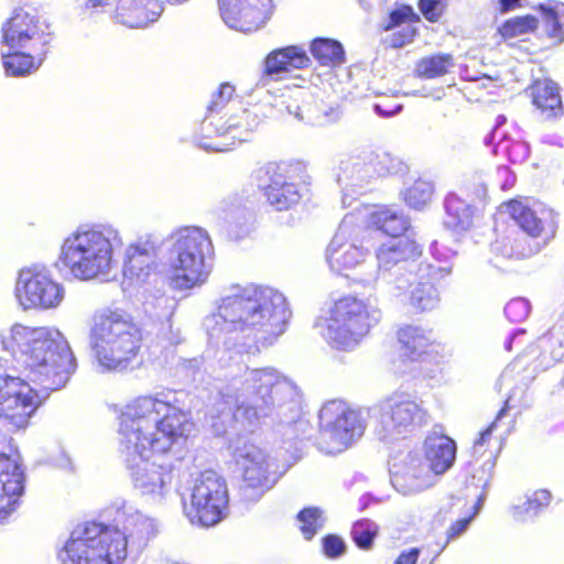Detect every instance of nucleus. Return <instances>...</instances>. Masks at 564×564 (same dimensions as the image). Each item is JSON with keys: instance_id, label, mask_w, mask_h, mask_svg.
Listing matches in <instances>:
<instances>
[{"instance_id": "obj_1", "label": "nucleus", "mask_w": 564, "mask_h": 564, "mask_svg": "<svg viewBox=\"0 0 564 564\" xmlns=\"http://www.w3.org/2000/svg\"><path fill=\"white\" fill-rule=\"evenodd\" d=\"M186 416L169 402L152 397H141L127 406L120 422V448L128 467L133 470L141 488L154 492L171 482V470L149 460L167 453L174 442L184 435Z\"/></svg>"}, {"instance_id": "obj_2", "label": "nucleus", "mask_w": 564, "mask_h": 564, "mask_svg": "<svg viewBox=\"0 0 564 564\" xmlns=\"http://www.w3.org/2000/svg\"><path fill=\"white\" fill-rule=\"evenodd\" d=\"M291 313L284 295L271 288L234 284L220 299L217 313L205 318L210 337L239 333L252 344H242L247 352L272 345L286 327Z\"/></svg>"}, {"instance_id": "obj_3", "label": "nucleus", "mask_w": 564, "mask_h": 564, "mask_svg": "<svg viewBox=\"0 0 564 564\" xmlns=\"http://www.w3.org/2000/svg\"><path fill=\"white\" fill-rule=\"evenodd\" d=\"M3 347L11 351L26 380L48 394L63 388L75 371L76 361L64 335L53 327L14 324L2 333Z\"/></svg>"}, {"instance_id": "obj_4", "label": "nucleus", "mask_w": 564, "mask_h": 564, "mask_svg": "<svg viewBox=\"0 0 564 564\" xmlns=\"http://www.w3.org/2000/svg\"><path fill=\"white\" fill-rule=\"evenodd\" d=\"M242 400L220 391L214 402L212 415L230 417L235 429L253 432L262 417L271 415L286 403L295 404L296 388L274 368L251 369L243 381Z\"/></svg>"}, {"instance_id": "obj_5", "label": "nucleus", "mask_w": 564, "mask_h": 564, "mask_svg": "<svg viewBox=\"0 0 564 564\" xmlns=\"http://www.w3.org/2000/svg\"><path fill=\"white\" fill-rule=\"evenodd\" d=\"M121 245L112 227L82 228L64 239L59 259L76 279L91 280L111 271L115 250Z\"/></svg>"}, {"instance_id": "obj_6", "label": "nucleus", "mask_w": 564, "mask_h": 564, "mask_svg": "<svg viewBox=\"0 0 564 564\" xmlns=\"http://www.w3.org/2000/svg\"><path fill=\"white\" fill-rule=\"evenodd\" d=\"M141 330L127 315L108 311L95 315L90 346L104 370L126 368L141 347Z\"/></svg>"}, {"instance_id": "obj_7", "label": "nucleus", "mask_w": 564, "mask_h": 564, "mask_svg": "<svg viewBox=\"0 0 564 564\" xmlns=\"http://www.w3.org/2000/svg\"><path fill=\"white\" fill-rule=\"evenodd\" d=\"M128 536L116 525L97 520L78 523L62 547L69 564H121L127 557Z\"/></svg>"}, {"instance_id": "obj_8", "label": "nucleus", "mask_w": 564, "mask_h": 564, "mask_svg": "<svg viewBox=\"0 0 564 564\" xmlns=\"http://www.w3.org/2000/svg\"><path fill=\"white\" fill-rule=\"evenodd\" d=\"M169 263L172 288L185 291L203 285L213 269L214 247L206 230L185 227L171 237Z\"/></svg>"}, {"instance_id": "obj_9", "label": "nucleus", "mask_w": 564, "mask_h": 564, "mask_svg": "<svg viewBox=\"0 0 564 564\" xmlns=\"http://www.w3.org/2000/svg\"><path fill=\"white\" fill-rule=\"evenodd\" d=\"M381 319V311L370 299L344 296L329 311L323 336L339 349L356 346Z\"/></svg>"}, {"instance_id": "obj_10", "label": "nucleus", "mask_w": 564, "mask_h": 564, "mask_svg": "<svg viewBox=\"0 0 564 564\" xmlns=\"http://www.w3.org/2000/svg\"><path fill=\"white\" fill-rule=\"evenodd\" d=\"M420 254V247L408 237L388 239L377 251L380 278L395 292L408 290L412 278L416 279L419 272L431 269L416 262Z\"/></svg>"}, {"instance_id": "obj_11", "label": "nucleus", "mask_w": 564, "mask_h": 564, "mask_svg": "<svg viewBox=\"0 0 564 564\" xmlns=\"http://www.w3.org/2000/svg\"><path fill=\"white\" fill-rule=\"evenodd\" d=\"M319 446L329 455L346 451L365 432V422L360 412L339 400L327 402L319 411Z\"/></svg>"}, {"instance_id": "obj_12", "label": "nucleus", "mask_w": 564, "mask_h": 564, "mask_svg": "<svg viewBox=\"0 0 564 564\" xmlns=\"http://www.w3.org/2000/svg\"><path fill=\"white\" fill-rule=\"evenodd\" d=\"M426 422L425 412L409 397L391 395L380 404L378 437L392 442L406 437Z\"/></svg>"}, {"instance_id": "obj_13", "label": "nucleus", "mask_w": 564, "mask_h": 564, "mask_svg": "<svg viewBox=\"0 0 564 564\" xmlns=\"http://www.w3.org/2000/svg\"><path fill=\"white\" fill-rule=\"evenodd\" d=\"M15 297L24 310H50L62 303L64 289L51 278L46 269L34 265L19 272Z\"/></svg>"}, {"instance_id": "obj_14", "label": "nucleus", "mask_w": 564, "mask_h": 564, "mask_svg": "<svg viewBox=\"0 0 564 564\" xmlns=\"http://www.w3.org/2000/svg\"><path fill=\"white\" fill-rule=\"evenodd\" d=\"M40 404V392L29 382L0 376V419L12 429H24Z\"/></svg>"}, {"instance_id": "obj_15", "label": "nucleus", "mask_w": 564, "mask_h": 564, "mask_svg": "<svg viewBox=\"0 0 564 564\" xmlns=\"http://www.w3.org/2000/svg\"><path fill=\"white\" fill-rule=\"evenodd\" d=\"M257 124V116L248 110H242L239 115L230 117L226 122L223 121V118L209 116L202 123L203 139L217 137L218 140L212 142L202 140L199 145L216 152L228 151L236 141H246Z\"/></svg>"}, {"instance_id": "obj_16", "label": "nucleus", "mask_w": 564, "mask_h": 564, "mask_svg": "<svg viewBox=\"0 0 564 564\" xmlns=\"http://www.w3.org/2000/svg\"><path fill=\"white\" fill-rule=\"evenodd\" d=\"M424 455L430 463L432 474L427 473L424 479L413 477L406 486L399 484L400 477H394L392 485L397 491H420L429 488L437 475L444 474L453 466L456 458V443L447 435L431 433L424 442Z\"/></svg>"}, {"instance_id": "obj_17", "label": "nucleus", "mask_w": 564, "mask_h": 564, "mask_svg": "<svg viewBox=\"0 0 564 564\" xmlns=\"http://www.w3.org/2000/svg\"><path fill=\"white\" fill-rule=\"evenodd\" d=\"M235 460L247 487L270 490L285 470H279L274 460L260 447L245 444L237 448Z\"/></svg>"}, {"instance_id": "obj_18", "label": "nucleus", "mask_w": 564, "mask_h": 564, "mask_svg": "<svg viewBox=\"0 0 564 564\" xmlns=\"http://www.w3.org/2000/svg\"><path fill=\"white\" fill-rule=\"evenodd\" d=\"M224 22L240 32L262 28L273 10L271 0H218Z\"/></svg>"}, {"instance_id": "obj_19", "label": "nucleus", "mask_w": 564, "mask_h": 564, "mask_svg": "<svg viewBox=\"0 0 564 564\" xmlns=\"http://www.w3.org/2000/svg\"><path fill=\"white\" fill-rule=\"evenodd\" d=\"M253 178L258 187L264 192L270 205L276 210L290 208L301 197L296 184L289 182L283 169L274 163L256 170Z\"/></svg>"}, {"instance_id": "obj_20", "label": "nucleus", "mask_w": 564, "mask_h": 564, "mask_svg": "<svg viewBox=\"0 0 564 564\" xmlns=\"http://www.w3.org/2000/svg\"><path fill=\"white\" fill-rule=\"evenodd\" d=\"M354 230L347 219L340 224L333 237L327 251L326 260L333 271L338 273L356 268L367 254L359 239L352 237Z\"/></svg>"}, {"instance_id": "obj_21", "label": "nucleus", "mask_w": 564, "mask_h": 564, "mask_svg": "<svg viewBox=\"0 0 564 564\" xmlns=\"http://www.w3.org/2000/svg\"><path fill=\"white\" fill-rule=\"evenodd\" d=\"M508 212L523 232L532 238H541L543 245L555 237L556 224L549 213L542 212L538 215L535 210L519 200L510 202Z\"/></svg>"}, {"instance_id": "obj_22", "label": "nucleus", "mask_w": 564, "mask_h": 564, "mask_svg": "<svg viewBox=\"0 0 564 564\" xmlns=\"http://www.w3.org/2000/svg\"><path fill=\"white\" fill-rule=\"evenodd\" d=\"M228 496H188L183 500L185 516L193 524L212 527L218 523L226 509Z\"/></svg>"}, {"instance_id": "obj_23", "label": "nucleus", "mask_w": 564, "mask_h": 564, "mask_svg": "<svg viewBox=\"0 0 564 564\" xmlns=\"http://www.w3.org/2000/svg\"><path fill=\"white\" fill-rule=\"evenodd\" d=\"M161 12L158 0H118L115 21L127 28L141 29L156 21Z\"/></svg>"}, {"instance_id": "obj_24", "label": "nucleus", "mask_w": 564, "mask_h": 564, "mask_svg": "<svg viewBox=\"0 0 564 564\" xmlns=\"http://www.w3.org/2000/svg\"><path fill=\"white\" fill-rule=\"evenodd\" d=\"M124 257V273L143 280L156 265L158 243L150 237L140 238L127 248Z\"/></svg>"}, {"instance_id": "obj_25", "label": "nucleus", "mask_w": 564, "mask_h": 564, "mask_svg": "<svg viewBox=\"0 0 564 564\" xmlns=\"http://www.w3.org/2000/svg\"><path fill=\"white\" fill-rule=\"evenodd\" d=\"M36 34L35 18L22 9L14 10L12 17L2 25L3 43L12 50L24 47Z\"/></svg>"}, {"instance_id": "obj_26", "label": "nucleus", "mask_w": 564, "mask_h": 564, "mask_svg": "<svg viewBox=\"0 0 564 564\" xmlns=\"http://www.w3.org/2000/svg\"><path fill=\"white\" fill-rule=\"evenodd\" d=\"M292 102L286 108L288 111L301 121L311 124H325L333 120V109L325 110L307 90H296L292 96Z\"/></svg>"}, {"instance_id": "obj_27", "label": "nucleus", "mask_w": 564, "mask_h": 564, "mask_svg": "<svg viewBox=\"0 0 564 564\" xmlns=\"http://www.w3.org/2000/svg\"><path fill=\"white\" fill-rule=\"evenodd\" d=\"M310 58L305 51L297 46H288L271 52L265 58V72L269 75H278L292 69L304 68Z\"/></svg>"}, {"instance_id": "obj_28", "label": "nucleus", "mask_w": 564, "mask_h": 564, "mask_svg": "<svg viewBox=\"0 0 564 564\" xmlns=\"http://www.w3.org/2000/svg\"><path fill=\"white\" fill-rule=\"evenodd\" d=\"M534 106L546 119L557 118L563 113L562 98L557 85L552 80H539L531 87Z\"/></svg>"}, {"instance_id": "obj_29", "label": "nucleus", "mask_w": 564, "mask_h": 564, "mask_svg": "<svg viewBox=\"0 0 564 564\" xmlns=\"http://www.w3.org/2000/svg\"><path fill=\"white\" fill-rule=\"evenodd\" d=\"M403 354L412 360L417 359L431 347L432 333L419 326L406 325L398 332Z\"/></svg>"}, {"instance_id": "obj_30", "label": "nucleus", "mask_w": 564, "mask_h": 564, "mask_svg": "<svg viewBox=\"0 0 564 564\" xmlns=\"http://www.w3.org/2000/svg\"><path fill=\"white\" fill-rule=\"evenodd\" d=\"M538 10L541 13L542 26L545 34L558 43L563 42L564 3L555 0H549L539 4Z\"/></svg>"}, {"instance_id": "obj_31", "label": "nucleus", "mask_w": 564, "mask_h": 564, "mask_svg": "<svg viewBox=\"0 0 564 564\" xmlns=\"http://www.w3.org/2000/svg\"><path fill=\"white\" fill-rule=\"evenodd\" d=\"M426 276H429L427 271L419 272L417 278H412L408 286L409 289L415 285L411 291L410 303L420 311L433 310L438 303L437 291L430 281H424Z\"/></svg>"}, {"instance_id": "obj_32", "label": "nucleus", "mask_w": 564, "mask_h": 564, "mask_svg": "<svg viewBox=\"0 0 564 564\" xmlns=\"http://www.w3.org/2000/svg\"><path fill=\"white\" fill-rule=\"evenodd\" d=\"M541 245L535 242L530 245L523 237H503L496 240L492 246V252L505 258H528L539 252Z\"/></svg>"}, {"instance_id": "obj_33", "label": "nucleus", "mask_w": 564, "mask_h": 564, "mask_svg": "<svg viewBox=\"0 0 564 564\" xmlns=\"http://www.w3.org/2000/svg\"><path fill=\"white\" fill-rule=\"evenodd\" d=\"M24 475L18 463L8 455L0 454V492L22 494Z\"/></svg>"}, {"instance_id": "obj_34", "label": "nucleus", "mask_w": 564, "mask_h": 564, "mask_svg": "<svg viewBox=\"0 0 564 564\" xmlns=\"http://www.w3.org/2000/svg\"><path fill=\"white\" fill-rule=\"evenodd\" d=\"M446 219L445 225L454 230H467L473 220L470 206L459 197L452 195L446 198Z\"/></svg>"}, {"instance_id": "obj_35", "label": "nucleus", "mask_w": 564, "mask_h": 564, "mask_svg": "<svg viewBox=\"0 0 564 564\" xmlns=\"http://www.w3.org/2000/svg\"><path fill=\"white\" fill-rule=\"evenodd\" d=\"M369 224L377 231H382L391 238H400L399 235L408 229V220L391 209H380L370 215Z\"/></svg>"}, {"instance_id": "obj_36", "label": "nucleus", "mask_w": 564, "mask_h": 564, "mask_svg": "<svg viewBox=\"0 0 564 564\" xmlns=\"http://www.w3.org/2000/svg\"><path fill=\"white\" fill-rule=\"evenodd\" d=\"M339 169L340 174L337 181L347 185L350 183L354 186H360L376 174L375 169L369 164L360 162L359 158L343 161Z\"/></svg>"}, {"instance_id": "obj_37", "label": "nucleus", "mask_w": 564, "mask_h": 564, "mask_svg": "<svg viewBox=\"0 0 564 564\" xmlns=\"http://www.w3.org/2000/svg\"><path fill=\"white\" fill-rule=\"evenodd\" d=\"M191 490L193 494H228L226 480L212 469L193 475Z\"/></svg>"}, {"instance_id": "obj_38", "label": "nucleus", "mask_w": 564, "mask_h": 564, "mask_svg": "<svg viewBox=\"0 0 564 564\" xmlns=\"http://www.w3.org/2000/svg\"><path fill=\"white\" fill-rule=\"evenodd\" d=\"M311 52L322 65L340 63L344 55L341 45L328 39L315 40L311 45Z\"/></svg>"}, {"instance_id": "obj_39", "label": "nucleus", "mask_w": 564, "mask_h": 564, "mask_svg": "<svg viewBox=\"0 0 564 564\" xmlns=\"http://www.w3.org/2000/svg\"><path fill=\"white\" fill-rule=\"evenodd\" d=\"M453 66V57L449 54H440L425 57L416 65V73L425 78H434L446 74Z\"/></svg>"}, {"instance_id": "obj_40", "label": "nucleus", "mask_w": 564, "mask_h": 564, "mask_svg": "<svg viewBox=\"0 0 564 564\" xmlns=\"http://www.w3.org/2000/svg\"><path fill=\"white\" fill-rule=\"evenodd\" d=\"M350 534L359 549L369 550L378 534V527L369 519H361L352 524Z\"/></svg>"}, {"instance_id": "obj_41", "label": "nucleus", "mask_w": 564, "mask_h": 564, "mask_svg": "<svg viewBox=\"0 0 564 564\" xmlns=\"http://www.w3.org/2000/svg\"><path fill=\"white\" fill-rule=\"evenodd\" d=\"M3 67L8 75L23 76L34 66L33 57L19 51L2 54Z\"/></svg>"}, {"instance_id": "obj_42", "label": "nucleus", "mask_w": 564, "mask_h": 564, "mask_svg": "<svg viewBox=\"0 0 564 564\" xmlns=\"http://www.w3.org/2000/svg\"><path fill=\"white\" fill-rule=\"evenodd\" d=\"M432 194V184L419 180L405 191L404 200L410 207L421 209L431 200Z\"/></svg>"}, {"instance_id": "obj_43", "label": "nucleus", "mask_w": 564, "mask_h": 564, "mask_svg": "<svg viewBox=\"0 0 564 564\" xmlns=\"http://www.w3.org/2000/svg\"><path fill=\"white\" fill-rule=\"evenodd\" d=\"M538 20L531 15L517 17L508 20L500 29V33L506 39H511L520 35L528 34L535 30Z\"/></svg>"}, {"instance_id": "obj_44", "label": "nucleus", "mask_w": 564, "mask_h": 564, "mask_svg": "<svg viewBox=\"0 0 564 564\" xmlns=\"http://www.w3.org/2000/svg\"><path fill=\"white\" fill-rule=\"evenodd\" d=\"M322 511L317 507H308L302 509L297 518L301 522L300 530L305 539L311 540L321 527L319 520Z\"/></svg>"}, {"instance_id": "obj_45", "label": "nucleus", "mask_w": 564, "mask_h": 564, "mask_svg": "<svg viewBox=\"0 0 564 564\" xmlns=\"http://www.w3.org/2000/svg\"><path fill=\"white\" fill-rule=\"evenodd\" d=\"M482 501H484V497L479 496L477 501L473 505L471 511L469 512V514H467L464 518L457 519L449 525V528L446 531L447 542L460 536L466 531V529L468 528L471 520L478 513V511L482 505Z\"/></svg>"}, {"instance_id": "obj_46", "label": "nucleus", "mask_w": 564, "mask_h": 564, "mask_svg": "<svg viewBox=\"0 0 564 564\" xmlns=\"http://www.w3.org/2000/svg\"><path fill=\"white\" fill-rule=\"evenodd\" d=\"M405 21L419 22L420 17L413 11V9L409 6H403L394 11H392L389 15V19L383 24L384 31L393 30Z\"/></svg>"}, {"instance_id": "obj_47", "label": "nucleus", "mask_w": 564, "mask_h": 564, "mask_svg": "<svg viewBox=\"0 0 564 564\" xmlns=\"http://www.w3.org/2000/svg\"><path fill=\"white\" fill-rule=\"evenodd\" d=\"M530 304L524 299L511 300L505 307L506 316L513 323L521 322L529 316Z\"/></svg>"}, {"instance_id": "obj_48", "label": "nucleus", "mask_w": 564, "mask_h": 564, "mask_svg": "<svg viewBox=\"0 0 564 564\" xmlns=\"http://www.w3.org/2000/svg\"><path fill=\"white\" fill-rule=\"evenodd\" d=\"M447 0H420L419 8L421 13L430 22H436L442 17Z\"/></svg>"}, {"instance_id": "obj_49", "label": "nucleus", "mask_w": 564, "mask_h": 564, "mask_svg": "<svg viewBox=\"0 0 564 564\" xmlns=\"http://www.w3.org/2000/svg\"><path fill=\"white\" fill-rule=\"evenodd\" d=\"M415 35L416 28L408 24L393 32L386 42H388L391 47L398 48L411 43Z\"/></svg>"}, {"instance_id": "obj_50", "label": "nucleus", "mask_w": 564, "mask_h": 564, "mask_svg": "<svg viewBox=\"0 0 564 564\" xmlns=\"http://www.w3.org/2000/svg\"><path fill=\"white\" fill-rule=\"evenodd\" d=\"M235 93L234 86L228 83H224L219 86L218 90L212 96V100L208 106L209 111H217L221 109L226 102H228Z\"/></svg>"}, {"instance_id": "obj_51", "label": "nucleus", "mask_w": 564, "mask_h": 564, "mask_svg": "<svg viewBox=\"0 0 564 564\" xmlns=\"http://www.w3.org/2000/svg\"><path fill=\"white\" fill-rule=\"evenodd\" d=\"M322 544L325 555L332 558L340 556L346 550L343 539L335 534L325 535Z\"/></svg>"}, {"instance_id": "obj_52", "label": "nucleus", "mask_w": 564, "mask_h": 564, "mask_svg": "<svg viewBox=\"0 0 564 564\" xmlns=\"http://www.w3.org/2000/svg\"><path fill=\"white\" fill-rule=\"evenodd\" d=\"M420 554L421 550L419 547H412L410 550L403 551L394 560V564H416Z\"/></svg>"}, {"instance_id": "obj_53", "label": "nucleus", "mask_w": 564, "mask_h": 564, "mask_svg": "<svg viewBox=\"0 0 564 564\" xmlns=\"http://www.w3.org/2000/svg\"><path fill=\"white\" fill-rule=\"evenodd\" d=\"M17 500L12 496H0V521L7 519L14 510Z\"/></svg>"}, {"instance_id": "obj_54", "label": "nucleus", "mask_w": 564, "mask_h": 564, "mask_svg": "<svg viewBox=\"0 0 564 564\" xmlns=\"http://www.w3.org/2000/svg\"><path fill=\"white\" fill-rule=\"evenodd\" d=\"M495 426H496V421L492 422L485 431H482L480 433L479 438L474 444L475 452L479 451L480 447H482L486 444V442L490 437Z\"/></svg>"}, {"instance_id": "obj_55", "label": "nucleus", "mask_w": 564, "mask_h": 564, "mask_svg": "<svg viewBox=\"0 0 564 564\" xmlns=\"http://www.w3.org/2000/svg\"><path fill=\"white\" fill-rule=\"evenodd\" d=\"M400 109H401V106H397L393 110H386L382 108L381 105H379V104L375 105V110L383 117H390V116L397 113L398 111H400Z\"/></svg>"}, {"instance_id": "obj_56", "label": "nucleus", "mask_w": 564, "mask_h": 564, "mask_svg": "<svg viewBox=\"0 0 564 564\" xmlns=\"http://www.w3.org/2000/svg\"><path fill=\"white\" fill-rule=\"evenodd\" d=\"M518 2H519V0H500L501 10L502 11L511 10L517 6Z\"/></svg>"}, {"instance_id": "obj_57", "label": "nucleus", "mask_w": 564, "mask_h": 564, "mask_svg": "<svg viewBox=\"0 0 564 564\" xmlns=\"http://www.w3.org/2000/svg\"><path fill=\"white\" fill-rule=\"evenodd\" d=\"M112 0H86V6L91 8L104 7L109 4Z\"/></svg>"}, {"instance_id": "obj_58", "label": "nucleus", "mask_w": 564, "mask_h": 564, "mask_svg": "<svg viewBox=\"0 0 564 564\" xmlns=\"http://www.w3.org/2000/svg\"><path fill=\"white\" fill-rule=\"evenodd\" d=\"M508 402H509V401H506L505 408H503V409H501V410L499 411V413H498V415H497V417H496V421H497V420H500V419L505 415L506 410H507V406H508Z\"/></svg>"}, {"instance_id": "obj_59", "label": "nucleus", "mask_w": 564, "mask_h": 564, "mask_svg": "<svg viewBox=\"0 0 564 564\" xmlns=\"http://www.w3.org/2000/svg\"><path fill=\"white\" fill-rule=\"evenodd\" d=\"M351 229L354 230L352 231L354 232L352 237H356L358 239L357 235H358V232H360V229H356V228H352V227H351Z\"/></svg>"}, {"instance_id": "obj_60", "label": "nucleus", "mask_w": 564, "mask_h": 564, "mask_svg": "<svg viewBox=\"0 0 564 564\" xmlns=\"http://www.w3.org/2000/svg\"><path fill=\"white\" fill-rule=\"evenodd\" d=\"M140 524H141L142 527H144V525H145V521H140Z\"/></svg>"}]
</instances>
